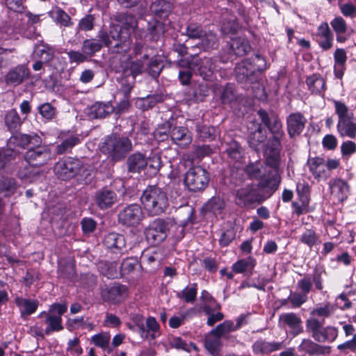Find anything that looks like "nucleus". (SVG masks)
Masks as SVG:
<instances>
[{"mask_svg": "<svg viewBox=\"0 0 356 356\" xmlns=\"http://www.w3.org/2000/svg\"><path fill=\"white\" fill-rule=\"evenodd\" d=\"M115 19L120 25L111 24L107 31L115 42V51L117 53L127 52L131 48L130 35L137 26V19L134 15L126 13L119 14L116 16Z\"/></svg>", "mask_w": 356, "mask_h": 356, "instance_id": "1", "label": "nucleus"}, {"mask_svg": "<svg viewBox=\"0 0 356 356\" xmlns=\"http://www.w3.org/2000/svg\"><path fill=\"white\" fill-rule=\"evenodd\" d=\"M132 147L131 140L128 137L115 134L107 136L99 145L100 151L113 162L124 159Z\"/></svg>", "mask_w": 356, "mask_h": 356, "instance_id": "2", "label": "nucleus"}, {"mask_svg": "<svg viewBox=\"0 0 356 356\" xmlns=\"http://www.w3.org/2000/svg\"><path fill=\"white\" fill-rule=\"evenodd\" d=\"M324 273L325 271L321 268H315L312 275H306L298 280L297 286L302 293H296L292 296L289 297L291 303V308L300 307L307 300V295L312 291L313 282L317 290L321 291L323 289V274Z\"/></svg>", "mask_w": 356, "mask_h": 356, "instance_id": "3", "label": "nucleus"}, {"mask_svg": "<svg viewBox=\"0 0 356 356\" xmlns=\"http://www.w3.org/2000/svg\"><path fill=\"white\" fill-rule=\"evenodd\" d=\"M140 200L144 209L150 216L163 213L168 206L166 193L156 186H148L143 191Z\"/></svg>", "mask_w": 356, "mask_h": 356, "instance_id": "4", "label": "nucleus"}, {"mask_svg": "<svg viewBox=\"0 0 356 356\" xmlns=\"http://www.w3.org/2000/svg\"><path fill=\"white\" fill-rule=\"evenodd\" d=\"M335 113L338 116L337 131L341 137L356 138V118L348 107L340 101H334Z\"/></svg>", "mask_w": 356, "mask_h": 356, "instance_id": "5", "label": "nucleus"}, {"mask_svg": "<svg viewBox=\"0 0 356 356\" xmlns=\"http://www.w3.org/2000/svg\"><path fill=\"white\" fill-rule=\"evenodd\" d=\"M67 309L66 304L54 303L49 307L48 311L40 313L38 318H45L44 333L46 335L60 332L64 329L62 316L67 312Z\"/></svg>", "mask_w": 356, "mask_h": 356, "instance_id": "6", "label": "nucleus"}, {"mask_svg": "<svg viewBox=\"0 0 356 356\" xmlns=\"http://www.w3.org/2000/svg\"><path fill=\"white\" fill-rule=\"evenodd\" d=\"M323 323L317 318H310L306 321L307 331L317 342L334 341L338 336V330L332 326L324 327Z\"/></svg>", "mask_w": 356, "mask_h": 356, "instance_id": "7", "label": "nucleus"}, {"mask_svg": "<svg viewBox=\"0 0 356 356\" xmlns=\"http://www.w3.org/2000/svg\"><path fill=\"white\" fill-rule=\"evenodd\" d=\"M184 184L193 192L204 191L209 181V172L200 166H193L185 173Z\"/></svg>", "mask_w": 356, "mask_h": 356, "instance_id": "8", "label": "nucleus"}, {"mask_svg": "<svg viewBox=\"0 0 356 356\" xmlns=\"http://www.w3.org/2000/svg\"><path fill=\"white\" fill-rule=\"evenodd\" d=\"M263 168L262 163L256 162L248 165L245 170L250 178L260 180L259 185L261 187H269L274 191L276 190L280 184L279 177L276 174L266 177Z\"/></svg>", "mask_w": 356, "mask_h": 356, "instance_id": "9", "label": "nucleus"}, {"mask_svg": "<svg viewBox=\"0 0 356 356\" xmlns=\"http://www.w3.org/2000/svg\"><path fill=\"white\" fill-rule=\"evenodd\" d=\"M168 229V223L166 221L156 218L145 229L144 234L149 243L156 245L166 238Z\"/></svg>", "mask_w": 356, "mask_h": 356, "instance_id": "10", "label": "nucleus"}, {"mask_svg": "<svg viewBox=\"0 0 356 356\" xmlns=\"http://www.w3.org/2000/svg\"><path fill=\"white\" fill-rule=\"evenodd\" d=\"M113 40L111 38L108 32L105 29H101L97 38L86 39L83 40L81 46V51L88 57L93 56L96 52L101 50L102 47H111Z\"/></svg>", "mask_w": 356, "mask_h": 356, "instance_id": "11", "label": "nucleus"}, {"mask_svg": "<svg viewBox=\"0 0 356 356\" xmlns=\"http://www.w3.org/2000/svg\"><path fill=\"white\" fill-rule=\"evenodd\" d=\"M24 159L30 165L40 167L51 159V152L47 145H33L26 152Z\"/></svg>", "mask_w": 356, "mask_h": 356, "instance_id": "12", "label": "nucleus"}, {"mask_svg": "<svg viewBox=\"0 0 356 356\" xmlns=\"http://www.w3.org/2000/svg\"><path fill=\"white\" fill-rule=\"evenodd\" d=\"M236 203L240 207H248L254 203H261L264 199L259 191L258 186L247 185L236 191Z\"/></svg>", "mask_w": 356, "mask_h": 356, "instance_id": "13", "label": "nucleus"}, {"mask_svg": "<svg viewBox=\"0 0 356 356\" xmlns=\"http://www.w3.org/2000/svg\"><path fill=\"white\" fill-rule=\"evenodd\" d=\"M80 168L79 160L68 158L58 161L54 166V172L59 179L67 180L77 175Z\"/></svg>", "mask_w": 356, "mask_h": 356, "instance_id": "14", "label": "nucleus"}, {"mask_svg": "<svg viewBox=\"0 0 356 356\" xmlns=\"http://www.w3.org/2000/svg\"><path fill=\"white\" fill-rule=\"evenodd\" d=\"M143 218L141 207L137 204H131L124 208L118 214V221L126 226H136Z\"/></svg>", "mask_w": 356, "mask_h": 356, "instance_id": "15", "label": "nucleus"}, {"mask_svg": "<svg viewBox=\"0 0 356 356\" xmlns=\"http://www.w3.org/2000/svg\"><path fill=\"white\" fill-rule=\"evenodd\" d=\"M102 299L112 304L120 303L128 296V289L125 285L115 283L106 286L101 291Z\"/></svg>", "mask_w": 356, "mask_h": 356, "instance_id": "16", "label": "nucleus"}, {"mask_svg": "<svg viewBox=\"0 0 356 356\" xmlns=\"http://www.w3.org/2000/svg\"><path fill=\"white\" fill-rule=\"evenodd\" d=\"M313 36L323 50L327 51L332 47L334 36L327 22L321 23Z\"/></svg>", "mask_w": 356, "mask_h": 356, "instance_id": "17", "label": "nucleus"}, {"mask_svg": "<svg viewBox=\"0 0 356 356\" xmlns=\"http://www.w3.org/2000/svg\"><path fill=\"white\" fill-rule=\"evenodd\" d=\"M250 131L248 143L251 148L257 150L259 146L263 144L267 138V131L262 128L261 124L256 122H250L248 125Z\"/></svg>", "mask_w": 356, "mask_h": 356, "instance_id": "18", "label": "nucleus"}, {"mask_svg": "<svg viewBox=\"0 0 356 356\" xmlns=\"http://www.w3.org/2000/svg\"><path fill=\"white\" fill-rule=\"evenodd\" d=\"M104 245L111 252L118 254H122L126 250V240L124 235L116 232H111L104 236Z\"/></svg>", "mask_w": 356, "mask_h": 356, "instance_id": "19", "label": "nucleus"}, {"mask_svg": "<svg viewBox=\"0 0 356 356\" xmlns=\"http://www.w3.org/2000/svg\"><path fill=\"white\" fill-rule=\"evenodd\" d=\"M197 64L195 65L193 72L198 74L204 80L211 81L216 68L213 59L207 57L200 58L197 55Z\"/></svg>", "mask_w": 356, "mask_h": 356, "instance_id": "20", "label": "nucleus"}, {"mask_svg": "<svg viewBox=\"0 0 356 356\" xmlns=\"http://www.w3.org/2000/svg\"><path fill=\"white\" fill-rule=\"evenodd\" d=\"M95 203L102 210L111 207L118 201L116 193L107 187L102 188L95 194Z\"/></svg>", "mask_w": 356, "mask_h": 356, "instance_id": "21", "label": "nucleus"}, {"mask_svg": "<svg viewBox=\"0 0 356 356\" xmlns=\"http://www.w3.org/2000/svg\"><path fill=\"white\" fill-rule=\"evenodd\" d=\"M279 325L281 327L288 326L293 336H296L303 332L300 317L293 312L280 314L279 316Z\"/></svg>", "mask_w": 356, "mask_h": 356, "instance_id": "22", "label": "nucleus"}, {"mask_svg": "<svg viewBox=\"0 0 356 356\" xmlns=\"http://www.w3.org/2000/svg\"><path fill=\"white\" fill-rule=\"evenodd\" d=\"M42 143L41 137L35 133H31L29 134H17L13 135L9 139L10 145L13 144L22 148H30L33 145H40Z\"/></svg>", "mask_w": 356, "mask_h": 356, "instance_id": "23", "label": "nucleus"}, {"mask_svg": "<svg viewBox=\"0 0 356 356\" xmlns=\"http://www.w3.org/2000/svg\"><path fill=\"white\" fill-rule=\"evenodd\" d=\"M306 118L300 113H293L286 118L287 131L289 136L293 138L301 134L305 128Z\"/></svg>", "mask_w": 356, "mask_h": 356, "instance_id": "24", "label": "nucleus"}, {"mask_svg": "<svg viewBox=\"0 0 356 356\" xmlns=\"http://www.w3.org/2000/svg\"><path fill=\"white\" fill-rule=\"evenodd\" d=\"M144 65L140 60H131L127 59L122 62L119 72L122 73L125 78H134L141 74L144 72Z\"/></svg>", "mask_w": 356, "mask_h": 356, "instance_id": "25", "label": "nucleus"}, {"mask_svg": "<svg viewBox=\"0 0 356 356\" xmlns=\"http://www.w3.org/2000/svg\"><path fill=\"white\" fill-rule=\"evenodd\" d=\"M114 112V106L110 102H97L88 109V116L91 119H102Z\"/></svg>", "mask_w": 356, "mask_h": 356, "instance_id": "26", "label": "nucleus"}, {"mask_svg": "<svg viewBox=\"0 0 356 356\" xmlns=\"http://www.w3.org/2000/svg\"><path fill=\"white\" fill-rule=\"evenodd\" d=\"M236 79L238 82L252 83L257 81V77L250 65L248 60L238 63L235 67Z\"/></svg>", "mask_w": 356, "mask_h": 356, "instance_id": "27", "label": "nucleus"}, {"mask_svg": "<svg viewBox=\"0 0 356 356\" xmlns=\"http://www.w3.org/2000/svg\"><path fill=\"white\" fill-rule=\"evenodd\" d=\"M258 115L261 122L273 135L284 136L282 122L277 116L273 115L270 117L264 110H259Z\"/></svg>", "mask_w": 356, "mask_h": 356, "instance_id": "28", "label": "nucleus"}, {"mask_svg": "<svg viewBox=\"0 0 356 356\" xmlns=\"http://www.w3.org/2000/svg\"><path fill=\"white\" fill-rule=\"evenodd\" d=\"M307 165L315 179H325L330 176V172L326 169L325 161L323 158H309Z\"/></svg>", "mask_w": 356, "mask_h": 356, "instance_id": "29", "label": "nucleus"}, {"mask_svg": "<svg viewBox=\"0 0 356 356\" xmlns=\"http://www.w3.org/2000/svg\"><path fill=\"white\" fill-rule=\"evenodd\" d=\"M298 350L309 356H319L328 353L330 347L319 345L309 339H303L298 346Z\"/></svg>", "mask_w": 356, "mask_h": 356, "instance_id": "30", "label": "nucleus"}, {"mask_svg": "<svg viewBox=\"0 0 356 356\" xmlns=\"http://www.w3.org/2000/svg\"><path fill=\"white\" fill-rule=\"evenodd\" d=\"M172 140L181 147H186L193 140L191 134L186 127H175L170 131Z\"/></svg>", "mask_w": 356, "mask_h": 356, "instance_id": "31", "label": "nucleus"}, {"mask_svg": "<svg viewBox=\"0 0 356 356\" xmlns=\"http://www.w3.org/2000/svg\"><path fill=\"white\" fill-rule=\"evenodd\" d=\"M29 75V70L25 65H19L9 71L5 77L8 85L18 86Z\"/></svg>", "mask_w": 356, "mask_h": 356, "instance_id": "32", "label": "nucleus"}, {"mask_svg": "<svg viewBox=\"0 0 356 356\" xmlns=\"http://www.w3.org/2000/svg\"><path fill=\"white\" fill-rule=\"evenodd\" d=\"M331 193L339 202H343L347 199L349 192L350 186L342 179H334L329 183Z\"/></svg>", "mask_w": 356, "mask_h": 356, "instance_id": "33", "label": "nucleus"}, {"mask_svg": "<svg viewBox=\"0 0 356 356\" xmlns=\"http://www.w3.org/2000/svg\"><path fill=\"white\" fill-rule=\"evenodd\" d=\"M143 333L141 330L138 332L141 338L144 339H155L158 337L160 332V325L156 319L153 316H149L145 320V323L143 324Z\"/></svg>", "mask_w": 356, "mask_h": 356, "instance_id": "34", "label": "nucleus"}, {"mask_svg": "<svg viewBox=\"0 0 356 356\" xmlns=\"http://www.w3.org/2000/svg\"><path fill=\"white\" fill-rule=\"evenodd\" d=\"M127 164L129 172H139L147 166V159L142 153H134L128 157Z\"/></svg>", "mask_w": 356, "mask_h": 356, "instance_id": "35", "label": "nucleus"}, {"mask_svg": "<svg viewBox=\"0 0 356 356\" xmlns=\"http://www.w3.org/2000/svg\"><path fill=\"white\" fill-rule=\"evenodd\" d=\"M15 304L19 308L21 315L24 316L35 313L38 307L39 302L37 300L17 297L15 298Z\"/></svg>", "mask_w": 356, "mask_h": 356, "instance_id": "36", "label": "nucleus"}, {"mask_svg": "<svg viewBox=\"0 0 356 356\" xmlns=\"http://www.w3.org/2000/svg\"><path fill=\"white\" fill-rule=\"evenodd\" d=\"M306 83L312 93L321 95L325 90V81L319 74H314L307 77Z\"/></svg>", "mask_w": 356, "mask_h": 356, "instance_id": "37", "label": "nucleus"}, {"mask_svg": "<svg viewBox=\"0 0 356 356\" xmlns=\"http://www.w3.org/2000/svg\"><path fill=\"white\" fill-rule=\"evenodd\" d=\"M140 265L149 267V270H154L160 265V257L159 254L152 250H145L140 257Z\"/></svg>", "mask_w": 356, "mask_h": 356, "instance_id": "38", "label": "nucleus"}, {"mask_svg": "<svg viewBox=\"0 0 356 356\" xmlns=\"http://www.w3.org/2000/svg\"><path fill=\"white\" fill-rule=\"evenodd\" d=\"M251 49L249 42L243 38H236L230 43L231 51L237 56L245 55Z\"/></svg>", "mask_w": 356, "mask_h": 356, "instance_id": "39", "label": "nucleus"}, {"mask_svg": "<svg viewBox=\"0 0 356 356\" xmlns=\"http://www.w3.org/2000/svg\"><path fill=\"white\" fill-rule=\"evenodd\" d=\"M256 266V261L252 257H248L245 259H240L235 262L232 266V270L236 273H243L249 272L252 273L254 268Z\"/></svg>", "mask_w": 356, "mask_h": 356, "instance_id": "40", "label": "nucleus"}, {"mask_svg": "<svg viewBox=\"0 0 356 356\" xmlns=\"http://www.w3.org/2000/svg\"><path fill=\"white\" fill-rule=\"evenodd\" d=\"M253 350L255 353H270L278 350L282 348L280 342H268L265 341H257L253 344Z\"/></svg>", "mask_w": 356, "mask_h": 356, "instance_id": "41", "label": "nucleus"}, {"mask_svg": "<svg viewBox=\"0 0 356 356\" xmlns=\"http://www.w3.org/2000/svg\"><path fill=\"white\" fill-rule=\"evenodd\" d=\"M204 346L211 355H218L222 347L220 337L210 332L205 338Z\"/></svg>", "mask_w": 356, "mask_h": 356, "instance_id": "42", "label": "nucleus"}, {"mask_svg": "<svg viewBox=\"0 0 356 356\" xmlns=\"http://www.w3.org/2000/svg\"><path fill=\"white\" fill-rule=\"evenodd\" d=\"M204 208L207 211L218 216L225 209V202L220 197H213L204 204Z\"/></svg>", "mask_w": 356, "mask_h": 356, "instance_id": "43", "label": "nucleus"}, {"mask_svg": "<svg viewBox=\"0 0 356 356\" xmlns=\"http://www.w3.org/2000/svg\"><path fill=\"white\" fill-rule=\"evenodd\" d=\"M199 44L205 51L216 49L218 47V40L213 32L206 31L202 37Z\"/></svg>", "mask_w": 356, "mask_h": 356, "instance_id": "44", "label": "nucleus"}, {"mask_svg": "<svg viewBox=\"0 0 356 356\" xmlns=\"http://www.w3.org/2000/svg\"><path fill=\"white\" fill-rule=\"evenodd\" d=\"M197 285L195 283L191 284L179 292H177V298L184 300L186 302L193 303L197 297Z\"/></svg>", "mask_w": 356, "mask_h": 356, "instance_id": "45", "label": "nucleus"}, {"mask_svg": "<svg viewBox=\"0 0 356 356\" xmlns=\"http://www.w3.org/2000/svg\"><path fill=\"white\" fill-rule=\"evenodd\" d=\"M50 16L55 22L63 26H70L72 25L71 18L63 10L56 7L49 12Z\"/></svg>", "mask_w": 356, "mask_h": 356, "instance_id": "46", "label": "nucleus"}, {"mask_svg": "<svg viewBox=\"0 0 356 356\" xmlns=\"http://www.w3.org/2000/svg\"><path fill=\"white\" fill-rule=\"evenodd\" d=\"M5 123L10 131H15L20 127L22 121L15 110L12 109L7 112L5 116Z\"/></svg>", "mask_w": 356, "mask_h": 356, "instance_id": "47", "label": "nucleus"}, {"mask_svg": "<svg viewBox=\"0 0 356 356\" xmlns=\"http://www.w3.org/2000/svg\"><path fill=\"white\" fill-rule=\"evenodd\" d=\"M142 268L136 258L124 259L120 266V272L122 275L134 274L136 270Z\"/></svg>", "mask_w": 356, "mask_h": 356, "instance_id": "48", "label": "nucleus"}, {"mask_svg": "<svg viewBox=\"0 0 356 356\" xmlns=\"http://www.w3.org/2000/svg\"><path fill=\"white\" fill-rule=\"evenodd\" d=\"M17 188V184L13 178L2 177L0 179V193L5 196L13 195Z\"/></svg>", "mask_w": 356, "mask_h": 356, "instance_id": "49", "label": "nucleus"}, {"mask_svg": "<svg viewBox=\"0 0 356 356\" xmlns=\"http://www.w3.org/2000/svg\"><path fill=\"white\" fill-rule=\"evenodd\" d=\"M163 67V65L161 60L157 56H154L151 58L146 71L152 77L156 79L160 75Z\"/></svg>", "mask_w": 356, "mask_h": 356, "instance_id": "50", "label": "nucleus"}, {"mask_svg": "<svg viewBox=\"0 0 356 356\" xmlns=\"http://www.w3.org/2000/svg\"><path fill=\"white\" fill-rule=\"evenodd\" d=\"M80 140L76 136H70L63 140L56 146V153L63 154L68 152L73 147L79 143Z\"/></svg>", "mask_w": 356, "mask_h": 356, "instance_id": "51", "label": "nucleus"}, {"mask_svg": "<svg viewBox=\"0 0 356 356\" xmlns=\"http://www.w3.org/2000/svg\"><path fill=\"white\" fill-rule=\"evenodd\" d=\"M38 58L44 63L50 62L54 57L55 51L52 47L48 44H42L35 50Z\"/></svg>", "mask_w": 356, "mask_h": 356, "instance_id": "52", "label": "nucleus"}, {"mask_svg": "<svg viewBox=\"0 0 356 356\" xmlns=\"http://www.w3.org/2000/svg\"><path fill=\"white\" fill-rule=\"evenodd\" d=\"M111 341V334L106 332H102L91 337V342L96 346L102 349L108 348Z\"/></svg>", "mask_w": 356, "mask_h": 356, "instance_id": "53", "label": "nucleus"}, {"mask_svg": "<svg viewBox=\"0 0 356 356\" xmlns=\"http://www.w3.org/2000/svg\"><path fill=\"white\" fill-rule=\"evenodd\" d=\"M248 64L254 70V72H261L266 67V60L259 54H254L250 58L247 59Z\"/></svg>", "mask_w": 356, "mask_h": 356, "instance_id": "54", "label": "nucleus"}, {"mask_svg": "<svg viewBox=\"0 0 356 356\" xmlns=\"http://www.w3.org/2000/svg\"><path fill=\"white\" fill-rule=\"evenodd\" d=\"M154 11L159 15H168L172 10V4L165 0H156L152 3Z\"/></svg>", "mask_w": 356, "mask_h": 356, "instance_id": "55", "label": "nucleus"}, {"mask_svg": "<svg viewBox=\"0 0 356 356\" xmlns=\"http://www.w3.org/2000/svg\"><path fill=\"white\" fill-rule=\"evenodd\" d=\"M300 241L307 245L309 248H312L315 245L318 241V237L313 229H306L300 236Z\"/></svg>", "mask_w": 356, "mask_h": 356, "instance_id": "56", "label": "nucleus"}, {"mask_svg": "<svg viewBox=\"0 0 356 356\" xmlns=\"http://www.w3.org/2000/svg\"><path fill=\"white\" fill-rule=\"evenodd\" d=\"M234 330V323L232 321H225L213 329L211 333L221 337L223 334Z\"/></svg>", "mask_w": 356, "mask_h": 356, "instance_id": "57", "label": "nucleus"}, {"mask_svg": "<svg viewBox=\"0 0 356 356\" xmlns=\"http://www.w3.org/2000/svg\"><path fill=\"white\" fill-rule=\"evenodd\" d=\"M38 111L42 118L52 120L56 115V108L50 103H44L38 107Z\"/></svg>", "mask_w": 356, "mask_h": 356, "instance_id": "58", "label": "nucleus"}, {"mask_svg": "<svg viewBox=\"0 0 356 356\" xmlns=\"http://www.w3.org/2000/svg\"><path fill=\"white\" fill-rule=\"evenodd\" d=\"M296 191L297 193L300 197V201L302 202L304 205H308L309 204V198L308 193L309 191V184L303 181H299L296 185Z\"/></svg>", "mask_w": 356, "mask_h": 356, "instance_id": "59", "label": "nucleus"}, {"mask_svg": "<svg viewBox=\"0 0 356 356\" xmlns=\"http://www.w3.org/2000/svg\"><path fill=\"white\" fill-rule=\"evenodd\" d=\"M204 30L196 24H191L186 28V35L191 39H198L200 41L204 36Z\"/></svg>", "mask_w": 356, "mask_h": 356, "instance_id": "60", "label": "nucleus"}, {"mask_svg": "<svg viewBox=\"0 0 356 356\" xmlns=\"http://www.w3.org/2000/svg\"><path fill=\"white\" fill-rule=\"evenodd\" d=\"M265 154L266 155V164L277 171L280 166V153L265 151Z\"/></svg>", "mask_w": 356, "mask_h": 356, "instance_id": "61", "label": "nucleus"}, {"mask_svg": "<svg viewBox=\"0 0 356 356\" xmlns=\"http://www.w3.org/2000/svg\"><path fill=\"white\" fill-rule=\"evenodd\" d=\"M330 25L337 35L343 34L347 31V24L340 16L336 17L330 22Z\"/></svg>", "mask_w": 356, "mask_h": 356, "instance_id": "62", "label": "nucleus"}, {"mask_svg": "<svg viewBox=\"0 0 356 356\" xmlns=\"http://www.w3.org/2000/svg\"><path fill=\"white\" fill-rule=\"evenodd\" d=\"M334 307L330 303H326L323 305L314 308L311 312V314L319 317H328L334 313Z\"/></svg>", "mask_w": 356, "mask_h": 356, "instance_id": "63", "label": "nucleus"}, {"mask_svg": "<svg viewBox=\"0 0 356 356\" xmlns=\"http://www.w3.org/2000/svg\"><path fill=\"white\" fill-rule=\"evenodd\" d=\"M283 136H284L273 135V136L268 140L265 151L273 152H278L280 153L282 148L281 139Z\"/></svg>", "mask_w": 356, "mask_h": 356, "instance_id": "64", "label": "nucleus"}]
</instances>
